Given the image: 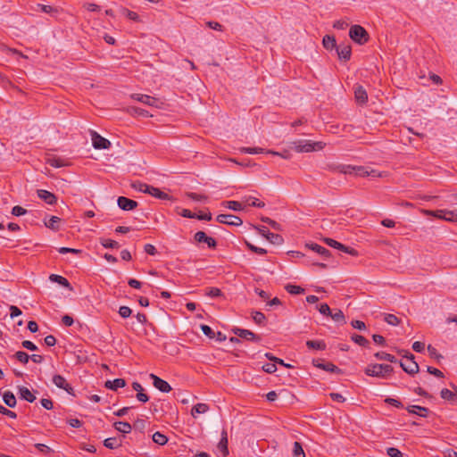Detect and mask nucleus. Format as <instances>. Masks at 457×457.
<instances>
[{"label":"nucleus","mask_w":457,"mask_h":457,"mask_svg":"<svg viewBox=\"0 0 457 457\" xmlns=\"http://www.w3.org/2000/svg\"><path fill=\"white\" fill-rule=\"evenodd\" d=\"M291 148L297 153H311L320 151L325 147V143L321 141L312 142L311 140H297L291 143Z\"/></svg>","instance_id":"nucleus-1"},{"label":"nucleus","mask_w":457,"mask_h":457,"mask_svg":"<svg viewBox=\"0 0 457 457\" xmlns=\"http://www.w3.org/2000/svg\"><path fill=\"white\" fill-rule=\"evenodd\" d=\"M393 371V367L389 364H370L364 370L367 376L386 378Z\"/></svg>","instance_id":"nucleus-2"},{"label":"nucleus","mask_w":457,"mask_h":457,"mask_svg":"<svg viewBox=\"0 0 457 457\" xmlns=\"http://www.w3.org/2000/svg\"><path fill=\"white\" fill-rule=\"evenodd\" d=\"M350 37L356 43L362 45L369 40L368 32L360 25H353L349 31Z\"/></svg>","instance_id":"nucleus-3"},{"label":"nucleus","mask_w":457,"mask_h":457,"mask_svg":"<svg viewBox=\"0 0 457 457\" xmlns=\"http://www.w3.org/2000/svg\"><path fill=\"white\" fill-rule=\"evenodd\" d=\"M216 220L220 223L234 227L241 226L243 223L240 217L233 214H220L216 217Z\"/></svg>","instance_id":"nucleus-4"},{"label":"nucleus","mask_w":457,"mask_h":457,"mask_svg":"<svg viewBox=\"0 0 457 457\" xmlns=\"http://www.w3.org/2000/svg\"><path fill=\"white\" fill-rule=\"evenodd\" d=\"M257 229L259 233L267 240H269L271 244L281 245L283 243V237L278 234L270 232L268 228L261 226L258 227Z\"/></svg>","instance_id":"nucleus-5"},{"label":"nucleus","mask_w":457,"mask_h":457,"mask_svg":"<svg viewBox=\"0 0 457 457\" xmlns=\"http://www.w3.org/2000/svg\"><path fill=\"white\" fill-rule=\"evenodd\" d=\"M232 332L238 337L247 341L260 342L262 340L260 336L248 329L235 328L232 329Z\"/></svg>","instance_id":"nucleus-6"},{"label":"nucleus","mask_w":457,"mask_h":457,"mask_svg":"<svg viewBox=\"0 0 457 457\" xmlns=\"http://www.w3.org/2000/svg\"><path fill=\"white\" fill-rule=\"evenodd\" d=\"M91 139L94 148L96 149H108L111 146V142L100 136L96 131L91 133Z\"/></svg>","instance_id":"nucleus-7"},{"label":"nucleus","mask_w":457,"mask_h":457,"mask_svg":"<svg viewBox=\"0 0 457 457\" xmlns=\"http://www.w3.org/2000/svg\"><path fill=\"white\" fill-rule=\"evenodd\" d=\"M153 385L162 393H169L171 390L170 384L154 374H150Z\"/></svg>","instance_id":"nucleus-8"},{"label":"nucleus","mask_w":457,"mask_h":457,"mask_svg":"<svg viewBox=\"0 0 457 457\" xmlns=\"http://www.w3.org/2000/svg\"><path fill=\"white\" fill-rule=\"evenodd\" d=\"M53 383L59 388L65 390L68 394L73 395L72 386L67 382L62 375H54L53 377Z\"/></svg>","instance_id":"nucleus-9"},{"label":"nucleus","mask_w":457,"mask_h":457,"mask_svg":"<svg viewBox=\"0 0 457 457\" xmlns=\"http://www.w3.org/2000/svg\"><path fill=\"white\" fill-rule=\"evenodd\" d=\"M195 240L198 243H205L210 248H214L217 245L216 240L208 237L204 231H198L195 234Z\"/></svg>","instance_id":"nucleus-10"},{"label":"nucleus","mask_w":457,"mask_h":457,"mask_svg":"<svg viewBox=\"0 0 457 457\" xmlns=\"http://www.w3.org/2000/svg\"><path fill=\"white\" fill-rule=\"evenodd\" d=\"M117 204L123 211H131L137 206V202L125 196H120L117 200Z\"/></svg>","instance_id":"nucleus-11"},{"label":"nucleus","mask_w":457,"mask_h":457,"mask_svg":"<svg viewBox=\"0 0 457 457\" xmlns=\"http://www.w3.org/2000/svg\"><path fill=\"white\" fill-rule=\"evenodd\" d=\"M131 98L149 106H157L158 100L153 96L143 94H133Z\"/></svg>","instance_id":"nucleus-12"},{"label":"nucleus","mask_w":457,"mask_h":457,"mask_svg":"<svg viewBox=\"0 0 457 457\" xmlns=\"http://www.w3.org/2000/svg\"><path fill=\"white\" fill-rule=\"evenodd\" d=\"M37 196L41 200L46 202L47 204L53 205V204H55L56 202H57L56 196L53 193H51V192H49L47 190L38 189L37 191Z\"/></svg>","instance_id":"nucleus-13"},{"label":"nucleus","mask_w":457,"mask_h":457,"mask_svg":"<svg viewBox=\"0 0 457 457\" xmlns=\"http://www.w3.org/2000/svg\"><path fill=\"white\" fill-rule=\"evenodd\" d=\"M312 363L315 367L322 369L326 371H329L332 373H340L341 372L340 369L331 362L322 363V362H320V360H313Z\"/></svg>","instance_id":"nucleus-14"},{"label":"nucleus","mask_w":457,"mask_h":457,"mask_svg":"<svg viewBox=\"0 0 457 457\" xmlns=\"http://www.w3.org/2000/svg\"><path fill=\"white\" fill-rule=\"evenodd\" d=\"M354 97L358 104H364L368 101V94L362 86L354 87Z\"/></svg>","instance_id":"nucleus-15"},{"label":"nucleus","mask_w":457,"mask_h":457,"mask_svg":"<svg viewBox=\"0 0 457 457\" xmlns=\"http://www.w3.org/2000/svg\"><path fill=\"white\" fill-rule=\"evenodd\" d=\"M217 448L222 453L223 457H227L228 455V434L225 429H223L221 432V438L217 445Z\"/></svg>","instance_id":"nucleus-16"},{"label":"nucleus","mask_w":457,"mask_h":457,"mask_svg":"<svg viewBox=\"0 0 457 457\" xmlns=\"http://www.w3.org/2000/svg\"><path fill=\"white\" fill-rule=\"evenodd\" d=\"M400 366L403 368V370L410 374L414 375L419 372V365L415 361H400Z\"/></svg>","instance_id":"nucleus-17"},{"label":"nucleus","mask_w":457,"mask_h":457,"mask_svg":"<svg viewBox=\"0 0 457 457\" xmlns=\"http://www.w3.org/2000/svg\"><path fill=\"white\" fill-rule=\"evenodd\" d=\"M126 386V381L123 378H115L113 380H107L104 386L108 389L117 391Z\"/></svg>","instance_id":"nucleus-18"},{"label":"nucleus","mask_w":457,"mask_h":457,"mask_svg":"<svg viewBox=\"0 0 457 457\" xmlns=\"http://www.w3.org/2000/svg\"><path fill=\"white\" fill-rule=\"evenodd\" d=\"M408 412L416 414L420 417H427L428 413V409L426 407L419 406V405H410L406 408Z\"/></svg>","instance_id":"nucleus-19"},{"label":"nucleus","mask_w":457,"mask_h":457,"mask_svg":"<svg viewBox=\"0 0 457 457\" xmlns=\"http://www.w3.org/2000/svg\"><path fill=\"white\" fill-rule=\"evenodd\" d=\"M306 246L309 247L311 250L316 252L320 255L323 256L324 258H328L330 255V253L327 248L316 243L307 244Z\"/></svg>","instance_id":"nucleus-20"},{"label":"nucleus","mask_w":457,"mask_h":457,"mask_svg":"<svg viewBox=\"0 0 457 457\" xmlns=\"http://www.w3.org/2000/svg\"><path fill=\"white\" fill-rule=\"evenodd\" d=\"M147 194L153 195L155 198L162 200H170L171 197L168 194L161 191L159 188L150 186Z\"/></svg>","instance_id":"nucleus-21"},{"label":"nucleus","mask_w":457,"mask_h":457,"mask_svg":"<svg viewBox=\"0 0 457 457\" xmlns=\"http://www.w3.org/2000/svg\"><path fill=\"white\" fill-rule=\"evenodd\" d=\"M337 55L340 59L347 61L351 57V47L350 46H339L337 47Z\"/></svg>","instance_id":"nucleus-22"},{"label":"nucleus","mask_w":457,"mask_h":457,"mask_svg":"<svg viewBox=\"0 0 457 457\" xmlns=\"http://www.w3.org/2000/svg\"><path fill=\"white\" fill-rule=\"evenodd\" d=\"M61 219L57 216H51L48 220L44 221L45 226L52 230L58 231L60 229Z\"/></svg>","instance_id":"nucleus-23"},{"label":"nucleus","mask_w":457,"mask_h":457,"mask_svg":"<svg viewBox=\"0 0 457 457\" xmlns=\"http://www.w3.org/2000/svg\"><path fill=\"white\" fill-rule=\"evenodd\" d=\"M20 397L28 401L29 403H33L36 400V396L30 392L28 387L21 386L19 388Z\"/></svg>","instance_id":"nucleus-24"},{"label":"nucleus","mask_w":457,"mask_h":457,"mask_svg":"<svg viewBox=\"0 0 457 457\" xmlns=\"http://www.w3.org/2000/svg\"><path fill=\"white\" fill-rule=\"evenodd\" d=\"M49 279L52 282L58 283V284H60L61 286H62L64 287H67L69 289H72V287H71L70 282L68 281V279L65 278L62 276H60V275H57V274H52V275H50Z\"/></svg>","instance_id":"nucleus-25"},{"label":"nucleus","mask_w":457,"mask_h":457,"mask_svg":"<svg viewBox=\"0 0 457 457\" xmlns=\"http://www.w3.org/2000/svg\"><path fill=\"white\" fill-rule=\"evenodd\" d=\"M116 430L123 434H129L131 432L132 426L129 422L117 421L113 424Z\"/></svg>","instance_id":"nucleus-26"},{"label":"nucleus","mask_w":457,"mask_h":457,"mask_svg":"<svg viewBox=\"0 0 457 457\" xmlns=\"http://www.w3.org/2000/svg\"><path fill=\"white\" fill-rule=\"evenodd\" d=\"M332 170L342 174H353L355 171V166L339 164L333 167Z\"/></svg>","instance_id":"nucleus-27"},{"label":"nucleus","mask_w":457,"mask_h":457,"mask_svg":"<svg viewBox=\"0 0 457 457\" xmlns=\"http://www.w3.org/2000/svg\"><path fill=\"white\" fill-rule=\"evenodd\" d=\"M3 400L4 403L10 408L15 407L17 403L14 395L11 391H6L4 393Z\"/></svg>","instance_id":"nucleus-28"},{"label":"nucleus","mask_w":457,"mask_h":457,"mask_svg":"<svg viewBox=\"0 0 457 457\" xmlns=\"http://www.w3.org/2000/svg\"><path fill=\"white\" fill-rule=\"evenodd\" d=\"M440 395H441V397L443 399L450 401L453 403H457L456 394H454V392H453V391H451V390H449L447 388L442 389L441 392H440Z\"/></svg>","instance_id":"nucleus-29"},{"label":"nucleus","mask_w":457,"mask_h":457,"mask_svg":"<svg viewBox=\"0 0 457 457\" xmlns=\"http://www.w3.org/2000/svg\"><path fill=\"white\" fill-rule=\"evenodd\" d=\"M322 44L327 50H332L333 48L337 47L335 37L329 35H326L323 37Z\"/></svg>","instance_id":"nucleus-30"},{"label":"nucleus","mask_w":457,"mask_h":457,"mask_svg":"<svg viewBox=\"0 0 457 457\" xmlns=\"http://www.w3.org/2000/svg\"><path fill=\"white\" fill-rule=\"evenodd\" d=\"M306 345L309 348L315 349V350H325L326 349V344L322 340H308L306 342Z\"/></svg>","instance_id":"nucleus-31"},{"label":"nucleus","mask_w":457,"mask_h":457,"mask_svg":"<svg viewBox=\"0 0 457 457\" xmlns=\"http://www.w3.org/2000/svg\"><path fill=\"white\" fill-rule=\"evenodd\" d=\"M209 410V406L206 403H197L191 410V415L195 417L196 414L205 413Z\"/></svg>","instance_id":"nucleus-32"},{"label":"nucleus","mask_w":457,"mask_h":457,"mask_svg":"<svg viewBox=\"0 0 457 457\" xmlns=\"http://www.w3.org/2000/svg\"><path fill=\"white\" fill-rule=\"evenodd\" d=\"M420 212L426 216H433V217H436V218L441 219V220H443V217H445V215H444L445 210L431 211V210L422 209V210H420Z\"/></svg>","instance_id":"nucleus-33"},{"label":"nucleus","mask_w":457,"mask_h":457,"mask_svg":"<svg viewBox=\"0 0 457 457\" xmlns=\"http://www.w3.org/2000/svg\"><path fill=\"white\" fill-rule=\"evenodd\" d=\"M222 205L236 212L243 210L242 204L237 201H225Z\"/></svg>","instance_id":"nucleus-34"},{"label":"nucleus","mask_w":457,"mask_h":457,"mask_svg":"<svg viewBox=\"0 0 457 457\" xmlns=\"http://www.w3.org/2000/svg\"><path fill=\"white\" fill-rule=\"evenodd\" d=\"M285 289L291 295H300L304 292V289L302 287L292 284L286 285Z\"/></svg>","instance_id":"nucleus-35"},{"label":"nucleus","mask_w":457,"mask_h":457,"mask_svg":"<svg viewBox=\"0 0 457 457\" xmlns=\"http://www.w3.org/2000/svg\"><path fill=\"white\" fill-rule=\"evenodd\" d=\"M375 357L378 360H383V361H390V362H396L397 360L396 358L390 354V353H385V352H378L375 353Z\"/></svg>","instance_id":"nucleus-36"},{"label":"nucleus","mask_w":457,"mask_h":457,"mask_svg":"<svg viewBox=\"0 0 457 457\" xmlns=\"http://www.w3.org/2000/svg\"><path fill=\"white\" fill-rule=\"evenodd\" d=\"M152 437L153 441L159 445H164L168 442V437L161 432H155Z\"/></svg>","instance_id":"nucleus-37"},{"label":"nucleus","mask_w":457,"mask_h":457,"mask_svg":"<svg viewBox=\"0 0 457 457\" xmlns=\"http://www.w3.org/2000/svg\"><path fill=\"white\" fill-rule=\"evenodd\" d=\"M252 318H253V321L258 325H262L266 321L265 315L262 312H258V311L252 312Z\"/></svg>","instance_id":"nucleus-38"},{"label":"nucleus","mask_w":457,"mask_h":457,"mask_svg":"<svg viewBox=\"0 0 457 457\" xmlns=\"http://www.w3.org/2000/svg\"><path fill=\"white\" fill-rule=\"evenodd\" d=\"M131 187L137 191L147 194L150 186L140 181H135L131 184Z\"/></svg>","instance_id":"nucleus-39"},{"label":"nucleus","mask_w":457,"mask_h":457,"mask_svg":"<svg viewBox=\"0 0 457 457\" xmlns=\"http://www.w3.org/2000/svg\"><path fill=\"white\" fill-rule=\"evenodd\" d=\"M104 445L108 449H116L120 446V443L115 437H109L104 441Z\"/></svg>","instance_id":"nucleus-40"},{"label":"nucleus","mask_w":457,"mask_h":457,"mask_svg":"<svg viewBox=\"0 0 457 457\" xmlns=\"http://www.w3.org/2000/svg\"><path fill=\"white\" fill-rule=\"evenodd\" d=\"M351 339L361 346H368L370 344V342L364 337L357 334H353L351 337Z\"/></svg>","instance_id":"nucleus-41"},{"label":"nucleus","mask_w":457,"mask_h":457,"mask_svg":"<svg viewBox=\"0 0 457 457\" xmlns=\"http://www.w3.org/2000/svg\"><path fill=\"white\" fill-rule=\"evenodd\" d=\"M294 457H305L304 451L299 442H295L293 446Z\"/></svg>","instance_id":"nucleus-42"},{"label":"nucleus","mask_w":457,"mask_h":457,"mask_svg":"<svg viewBox=\"0 0 457 457\" xmlns=\"http://www.w3.org/2000/svg\"><path fill=\"white\" fill-rule=\"evenodd\" d=\"M332 320H334L336 322H339L342 324H345L346 320L345 318V315L341 310L336 311L334 313L331 312V315H329Z\"/></svg>","instance_id":"nucleus-43"},{"label":"nucleus","mask_w":457,"mask_h":457,"mask_svg":"<svg viewBox=\"0 0 457 457\" xmlns=\"http://www.w3.org/2000/svg\"><path fill=\"white\" fill-rule=\"evenodd\" d=\"M241 153L244 154H263L265 152V149L261 147H242L240 149Z\"/></svg>","instance_id":"nucleus-44"},{"label":"nucleus","mask_w":457,"mask_h":457,"mask_svg":"<svg viewBox=\"0 0 457 457\" xmlns=\"http://www.w3.org/2000/svg\"><path fill=\"white\" fill-rule=\"evenodd\" d=\"M445 217H443L444 220L455 222L457 221V211H448L445 210Z\"/></svg>","instance_id":"nucleus-45"},{"label":"nucleus","mask_w":457,"mask_h":457,"mask_svg":"<svg viewBox=\"0 0 457 457\" xmlns=\"http://www.w3.org/2000/svg\"><path fill=\"white\" fill-rule=\"evenodd\" d=\"M14 357L23 364H27L29 360L30 359V356L27 353L22 351L16 352Z\"/></svg>","instance_id":"nucleus-46"},{"label":"nucleus","mask_w":457,"mask_h":457,"mask_svg":"<svg viewBox=\"0 0 457 457\" xmlns=\"http://www.w3.org/2000/svg\"><path fill=\"white\" fill-rule=\"evenodd\" d=\"M101 245L105 248H119L120 247L119 243L112 239L102 238Z\"/></svg>","instance_id":"nucleus-47"},{"label":"nucleus","mask_w":457,"mask_h":457,"mask_svg":"<svg viewBox=\"0 0 457 457\" xmlns=\"http://www.w3.org/2000/svg\"><path fill=\"white\" fill-rule=\"evenodd\" d=\"M47 163L52 166V167H54V168H61V167H63L65 166V162L63 160L60 159V158H49L47 160Z\"/></svg>","instance_id":"nucleus-48"},{"label":"nucleus","mask_w":457,"mask_h":457,"mask_svg":"<svg viewBox=\"0 0 457 457\" xmlns=\"http://www.w3.org/2000/svg\"><path fill=\"white\" fill-rule=\"evenodd\" d=\"M262 220L267 224H269L273 229L280 231L281 230V225L278 224L277 221L271 220L269 217H262Z\"/></svg>","instance_id":"nucleus-49"},{"label":"nucleus","mask_w":457,"mask_h":457,"mask_svg":"<svg viewBox=\"0 0 457 457\" xmlns=\"http://www.w3.org/2000/svg\"><path fill=\"white\" fill-rule=\"evenodd\" d=\"M324 242L329 245L330 247H333L335 249H338V250H341V248H344V245L337 242V240L335 239H332V238H324Z\"/></svg>","instance_id":"nucleus-50"},{"label":"nucleus","mask_w":457,"mask_h":457,"mask_svg":"<svg viewBox=\"0 0 457 457\" xmlns=\"http://www.w3.org/2000/svg\"><path fill=\"white\" fill-rule=\"evenodd\" d=\"M354 174L359 177H368L369 176V167L355 166Z\"/></svg>","instance_id":"nucleus-51"},{"label":"nucleus","mask_w":457,"mask_h":457,"mask_svg":"<svg viewBox=\"0 0 457 457\" xmlns=\"http://www.w3.org/2000/svg\"><path fill=\"white\" fill-rule=\"evenodd\" d=\"M385 321L393 326H396L400 323V320L394 314H386L385 316Z\"/></svg>","instance_id":"nucleus-52"},{"label":"nucleus","mask_w":457,"mask_h":457,"mask_svg":"<svg viewBox=\"0 0 457 457\" xmlns=\"http://www.w3.org/2000/svg\"><path fill=\"white\" fill-rule=\"evenodd\" d=\"M246 201L249 202V205L253 206V207L262 208L265 206V204L263 202L258 200L255 197L249 196L246 199Z\"/></svg>","instance_id":"nucleus-53"},{"label":"nucleus","mask_w":457,"mask_h":457,"mask_svg":"<svg viewBox=\"0 0 457 457\" xmlns=\"http://www.w3.org/2000/svg\"><path fill=\"white\" fill-rule=\"evenodd\" d=\"M318 311L325 316L331 315V310L329 306L327 303H321L319 306H317Z\"/></svg>","instance_id":"nucleus-54"},{"label":"nucleus","mask_w":457,"mask_h":457,"mask_svg":"<svg viewBox=\"0 0 457 457\" xmlns=\"http://www.w3.org/2000/svg\"><path fill=\"white\" fill-rule=\"evenodd\" d=\"M0 413L3 414V415H5V416H7V417H9L11 419H16L17 418V414L14 411L8 410L7 408L3 406L2 404H0Z\"/></svg>","instance_id":"nucleus-55"},{"label":"nucleus","mask_w":457,"mask_h":457,"mask_svg":"<svg viewBox=\"0 0 457 457\" xmlns=\"http://www.w3.org/2000/svg\"><path fill=\"white\" fill-rule=\"evenodd\" d=\"M205 295L210 297H218V296H220L222 295V293H221L220 289H219L217 287H210L207 289Z\"/></svg>","instance_id":"nucleus-56"},{"label":"nucleus","mask_w":457,"mask_h":457,"mask_svg":"<svg viewBox=\"0 0 457 457\" xmlns=\"http://www.w3.org/2000/svg\"><path fill=\"white\" fill-rule=\"evenodd\" d=\"M131 313L132 311L128 306H120L119 309V314L120 315V317L124 319L129 318L131 315Z\"/></svg>","instance_id":"nucleus-57"},{"label":"nucleus","mask_w":457,"mask_h":457,"mask_svg":"<svg viewBox=\"0 0 457 457\" xmlns=\"http://www.w3.org/2000/svg\"><path fill=\"white\" fill-rule=\"evenodd\" d=\"M201 330L209 338H213L215 336L213 330L208 325H204V324L201 325Z\"/></svg>","instance_id":"nucleus-58"},{"label":"nucleus","mask_w":457,"mask_h":457,"mask_svg":"<svg viewBox=\"0 0 457 457\" xmlns=\"http://www.w3.org/2000/svg\"><path fill=\"white\" fill-rule=\"evenodd\" d=\"M246 246L248 247V249H250L252 252L253 253H256L258 254H265L267 253V251L264 249V248H262V247H257L253 245H252L251 243L249 242H246Z\"/></svg>","instance_id":"nucleus-59"},{"label":"nucleus","mask_w":457,"mask_h":457,"mask_svg":"<svg viewBox=\"0 0 457 457\" xmlns=\"http://www.w3.org/2000/svg\"><path fill=\"white\" fill-rule=\"evenodd\" d=\"M131 112L133 114L137 115V116H143V117L149 116V112L147 111H145L142 108H139V107H132Z\"/></svg>","instance_id":"nucleus-60"},{"label":"nucleus","mask_w":457,"mask_h":457,"mask_svg":"<svg viewBox=\"0 0 457 457\" xmlns=\"http://www.w3.org/2000/svg\"><path fill=\"white\" fill-rule=\"evenodd\" d=\"M386 453L390 457H402L403 456V453H401V451L395 447L387 448Z\"/></svg>","instance_id":"nucleus-61"},{"label":"nucleus","mask_w":457,"mask_h":457,"mask_svg":"<svg viewBox=\"0 0 457 457\" xmlns=\"http://www.w3.org/2000/svg\"><path fill=\"white\" fill-rule=\"evenodd\" d=\"M27 212V210L21 206L16 205L12 210V214L14 216H21Z\"/></svg>","instance_id":"nucleus-62"},{"label":"nucleus","mask_w":457,"mask_h":457,"mask_svg":"<svg viewBox=\"0 0 457 457\" xmlns=\"http://www.w3.org/2000/svg\"><path fill=\"white\" fill-rule=\"evenodd\" d=\"M262 370L267 373H274L277 370L276 363H266L262 366Z\"/></svg>","instance_id":"nucleus-63"},{"label":"nucleus","mask_w":457,"mask_h":457,"mask_svg":"<svg viewBox=\"0 0 457 457\" xmlns=\"http://www.w3.org/2000/svg\"><path fill=\"white\" fill-rule=\"evenodd\" d=\"M351 325L353 328H356V329H359V330H365L366 329V325L363 321L361 320H353L351 322Z\"/></svg>","instance_id":"nucleus-64"}]
</instances>
